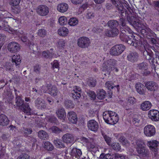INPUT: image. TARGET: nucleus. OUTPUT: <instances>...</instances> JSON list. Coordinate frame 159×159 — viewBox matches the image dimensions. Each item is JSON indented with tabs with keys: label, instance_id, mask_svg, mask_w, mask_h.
<instances>
[{
	"label": "nucleus",
	"instance_id": "1",
	"mask_svg": "<svg viewBox=\"0 0 159 159\" xmlns=\"http://www.w3.org/2000/svg\"><path fill=\"white\" fill-rule=\"evenodd\" d=\"M117 7L119 10H120L121 13V17L120 19V22L121 25L122 27L125 26V19L127 20L130 24L131 25L135 27H138L140 29H142L143 27V25L141 23L140 19H141L139 17H135L131 16V13L130 12L126 11L125 10H123L122 7L121 9L118 7V5L116 6Z\"/></svg>",
	"mask_w": 159,
	"mask_h": 159
},
{
	"label": "nucleus",
	"instance_id": "2",
	"mask_svg": "<svg viewBox=\"0 0 159 159\" xmlns=\"http://www.w3.org/2000/svg\"><path fill=\"white\" fill-rule=\"evenodd\" d=\"M125 48V47L122 44L116 45L111 48L110 51V53L112 56H118L124 52Z\"/></svg>",
	"mask_w": 159,
	"mask_h": 159
},
{
	"label": "nucleus",
	"instance_id": "3",
	"mask_svg": "<svg viewBox=\"0 0 159 159\" xmlns=\"http://www.w3.org/2000/svg\"><path fill=\"white\" fill-rule=\"evenodd\" d=\"M90 43L89 39L85 36L80 37L77 41L78 46L83 48H88L90 45Z\"/></svg>",
	"mask_w": 159,
	"mask_h": 159
},
{
	"label": "nucleus",
	"instance_id": "4",
	"mask_svg": "<svg viewBox=\"0 0 159 159\" xmlns=\"http://www.w3.org/2000/svg\"><path fill=\"white\" fill-rule=\"evenodd\" d=\"M144 133L148 137H151L155 135L156 129L154 126L151 125H148L144 127Z\"/></svg>",
	"mask_w": 159,
	"mask_h": 159
},
{
	"label": "nucleus",
	"instance_id": "5",
	"mask_svg": "<svg viewBox=\"0 0 159 159\" xmlns=\"http://www.w3.org/2000/svg\"><path fill=\"white\" fill-rule=\"evenodd\" d=\"M36 10L38 14L41 16H47L49 12V8L44 5H41L38 6Z\"/></svg>",
	"mask_w": 159,
	"mask_h": 159
},
{
	"label": "nucleus",
	"instance_id": "6",
	"mask_svg": "<svg viewBox=\"0 0 159 159\" xmlns=\"http://www.w3.org/2000/svg\"><path fill=\"white\" fill-rule=\"evenodd\" d=\"M8 51L11 53H15L18 52L20 49V45L14 42L10 43L7 46Z\"/></svg>",
	"mask_w": 159,
	"mask_h": 159
},
{
	"label": "nucleus",
	"instance_id": "7",
	"mask_svg": "<svg viewBox=\"0 0 159 159\" xmlns=\"http://www.w3.org/2000/svg\"><path fill=\"white\" fill-rule=\"evenodd\" d=\"M145 87L150 92H154L158 89L157 84L155 82L151 81H148L145 83Z\"/></svg>",
	"mask_w": 159,
	"mask_h": 159
},
{
	"label": "nucleus",
	"instance_id": "8",
	"mask_svg": "<svg viewBox=\"0 0 159 159\" xmlns=\"http://www.w3.org/2000/svg\"><path fill=\"white\" fill-rule=\"evenodd\" d=\"M148 116L152 121L159 120V111L156 110H151L148 111Z\"/></svg>",
	"mask_w": 159,
	"mask_h": 159
},
{
	"label": "nucleus",
	"instance_id": "9",
	"mask_svg": "<svg viewBox=\"0 0 159 159\" xmlns=\"http://www.w3.org/2000/svg\"><path fill=\"white\" fill-rule=\"evenodd\" d=\"M46 88L47 87L46 86H42V89L43 90L44 93H48L53 96H55L57 95L58 90L57 88L55 86H53L51 88H48V92L46 89Z\"/></svg>",
	"mask_w": 159,
	"mask_h": 159
},
{
	"label": "nucleus",
	"instance_id": "10",
	"mask_svg": "<svg viewBox=\"0 0 159 159\" xmlns=\"http://www.w3.org/2000/svg\"><path fill=\"white\" fill-rule=\"evenodd\" d=\"M87 126L89 129L93 131H97L98 129V123L94 120H91L88 121Z\"/></svg>",
	"mask_w": 159,
	"mask_h": 159
},
{
	"label": "nucleus",
	"instance_id": "11",
	"mask_svg": "<svg viewBox=\"0 0 159 159\" xmlns=\"http://www.w3.org/2000/svg\"><path fill=\"white\" fill-rule=\"evenodd\" d=\"M35 106L38 109H45L46 105L45 101L42 98H38L34 101Z\"/></svg>",
	"mask_w": 159,
	"mask_h": 159
},
{
	"label": "nucleus",
	"instance_id": "12",
	"mask_svg": "<svg viewBox=\"0 0 159 159\" xmlns=\"http://www.w3.org/2000/svg\"><path fill=\"white\" fill-rule=\"evenodd\" d=\"M63 142L66 144L73 143L74 142V139L73 135L70 133L64 134L62 137Z\"/></svg>",
	"mask_w": 159,
	"mask_h": 159
},
{
	"label": "nucleus",
	"instance_id": "13",
	"mask_svg": "<svg viewBox=\"0 0 159 159\" xmlns=\"http://www.w3.org/2000/svg\"><path fill=\"white\" fill-rule=\"evenodd\" d=\"M111 29V30H107L105 31V35L108 37H114L118 34L119 30L117 28Z\"/></svg>",
	"mask_w": 159,
	"mask_h": 159
},
{
	"label": "nucleus",
	"instance_id": "14",
	"mask_svg": "<svg viewBox=\"0 0 159 159\" xmlns=\"http://www.w3.org/2000/svg\"><path fill=\"white\" fill-rule=\"evenodd\" d=\"M139 55L136 52H130L127 56V59L129 61L134 63L136 62L138 59Z\"/></svg>",
	"mask_w": 159,
	"mask_h": 159
},
{
	"label": "nucleus",
	"instance_id": "15",
	"mask_svg": "<svg viewBox=\"0 0 159 159\" xmlns=\"http://www.w3.org/2000/svg\"><path fill=\"white\" fill-rule=\"evenodd\" d=\"M158 142L156 140L148 141L147 145L152 151L156 152L157 151Z\"/></svg>",
	"mask_w": 159,
	"mask_h": 159
},
{
	"label": "nucleus",
	"instance_id": "16",
	"mask_svg": "<svg viewBox=\"0 0 159 159\" xmlns=\"http://www.w3.org/2000/svg\"><path fill=\"white\" fill-rule=\"evenodd\" d=\"M67 117L69 121L72 123L75 124L77 121V115L73 111H70L68 113Z\"/></svg>",
	"mask_w": 159,
	"mask_h": 159
},
{
	"label": "nucleus",
	"instance_id": "17",
	"mask_svg": "<svg viewBox=\"0 0 159 159\" xmlns=\"http://www.w3.org/2000/svg\"><path fill=\"white\" fill-rule=\"evenodd\" d=\"M68 5L65 3L59 4L57 7V10L61 13H64L66 12L68 10Z\"/></svg>",
	"mask_w": 159,
	"mask_h": 159
},
{
	"label": "nucleus",
	"instance_id": "18",
	"mask_svg": "<svg viewBox=\"0 0 159 159\" xmlns=\"http://www.w3.org/2000/svg\"><path fill=\"white\" fill-rule=\"evenodd\" d=\"M57 116L60 119L64 120L66 116V114L63 108L58 109L56 111Z\"/></svg>",
	"mask_w": 159,
	"mask_h": 159
},
{
	"label": "nucleus",
	"instance_id": "19",
	"mask_svg": "<svg viewBox=\"0 0 159 159\" xmlns=\"http://www.w3.org/2000/svg\"><path fill=\"white\" fill-rule=\"evenodd\" d=\"M132 46L137 48L140 51H143V50L145 49L144 45L141 42H140L139 40H134L133 44H132Z\"/></svg>",
	"mask_w": 159,
	"mask_h": 159
},
{
	"label": "nucleus",
	"instance_id": "20",
	"mask_svg": "<svg viewBox=\"0 0 159 159\" xmlns=\"http://www.w3.org/2000/svg\"><path fill=\"white\" fill-rule=\"evenodd\" d=\"M9 123L7 116L4 114L0 115V125L3 126L7 125Z\"/></svg>",
	"mask_w": 159,
	"mask_h": 159
},
{
	"label": "nucleus",
	"instance_id": "21",
	"mask_svg": "<svg viewBox=\"0 0 159 159\" xmlns=\"http://www.w3.org/2000/svg\"><path fill=\"white\" fill-rule=\"evenodd\" d=\"M111 111H106L103 112V117L105 122L107 124H110V121L111 120V113H110Z\"/></svg>",
	"mask_w": 159,
	"mask_h": 159
},
{
	"label": "nucleus",
	"instance_id": "22",
	"mask_svg": "<svg viewBox=\"0 0 159 159\" xmlns=\"http://www.w3.org/2000/svg\"><path fill=\"white\" fill-rule=\"evenodd\" d=\"M152 106L151 103L148 101H145L143 102L141 105V109L143 111L149 110Z\"/></svg>",
	"mask_w": 159,
	"mask_h": 159
},
{
	"label": "nucleus",
	"instance_id": "23",
	"mask_svg": "<svg viewBox=\"0 0 159 159\" xmlns=\"http://www.w3.org/2000/svg\"><path fill=\"white\" fill-rule=\"evenodd\" d=\"M38 137L40 139L46 140L48 138V135L47 133L43 130H39L38 134Z\"/></svg>",
	"mask_w": 159,
	"mask_h": 159
},
{
	"label": "nucleus",
	"instance_id": "24",
	"mask_svg": "<svg viewBox=\"0 0 159 159\" xmlns=\"http://www.w3.org/2000/svg\"><path fill=\"white\" fill-rule=\"evenodd\" d=\"M9 17H4L2 18L0 20V25H3L4 26L3 30H7L9 27L8 22L9 20Z\"/></svg>",
	"mask_w": 159,
	"mask_h": 159
},
{
	"label": "nucleus",
	"instance_id": "25",
	"mask_svg": "<svg viewBox=\"0 0 159 159\" xmlns=\"http://www.w3.org/2000/svg\"><path fill=\"white\" fill-rule=\"evenodd\" d=\"M137 152L140 156L144 157L148 154V151L145 149V148L142 147L140 148H137Z\"/></svg>",
	"mask_w": 159,
	"mask_h": 159
},
{
	"label": "nucleus",
	"instance_id": "26",
	"mask_svg": "<svg viewBox=\"0 0 159 159\" xmlns=\"http://www.w3.org/2000/svg\"><path fill=\"white\" fill-rule=\"evenodd\" d=\"M110 113H111V120L110 121V125H114L116 124L119 120V118L117 114H116L115 112L113 111H110Z\"/></svg>",
	"mask_w": 159,
	"mask_h": 159
},
{
	"label": "nucleus",
	"instance_id": "27",
	"mask_svg": "<svg viewBox=\"0 0 159 159\" xmlns=\"http://www.w3.org/2000/svg\"><path fill=\"white\" fill-rule=\"evenodd\" d=\"M58 34L59 35L62 36H66L69 32L68 29L66 27H62L60 28L58 31Z\"/></svg>",
	"mask_w": 159,
	"mask_h": 159
},
{
	"label": "nucleus",
	"instance_id": "28",
	"mask_svg": "<svg viewBox=\"0 0 159 159\" xmlns=\"http://www.w3.org/2000/svg\"><path fill=\"white\" fill-rule=\"evenodd\" d=\"M107 25L110 28H117L119 25V22L115 20H111L108 21Z\"/></svg>",
	"mask_w": 159,
	"mask_h": 159
},
{
	"label": "nucleus",
	"instance_id": "29",
	"mask_svg": "<svg viewBox=\"0 0 159 159\" xmlns=\"http://www.w3.org/2000/svg\"><path fill=\"white\" fill-rule=\"evenodd\" d=\"M106 93L104 90L101 89H99L98 91L97 97L99 99H102L105 98Z\"/></svg>",
	"mask_w": 159,
	"mask_h": 159
},
{
	"label": "nucleus",
	"instance_id": "30",
	"mask_svg": "<svg viewBox=\"0 0 159 159\" xmlns=\"http://www.w3.org/2000/svg\"><path fill=\"white\" fill-rule=\"evenodd\" d=\"M24 102V100L22 99L20 95L16 97L15 103L17 107H20L23 106Z\"/></svg>",
	"mask_w": 159,
	"mask_h": 159
},
{
	"label": "nucleus",
	"instance_id": "31",
	"mask_svg": "<svg viewBox=\"0 0 159 159\" xmlns=\"http://www.w3.org/2000/svg\"><path fill=\"white\" fill-rule=\"evenodd\" d=\"M12 61L13 63L15 64L16 66L20 65L21 60L19 55H14L12 58Z\"/></svg>",
	"mask_w": 159,
	"mask_h": 159
},
{
	"label": "nucleus",
	"instance_id": "32",
	"mask_svg": "<svg viewBox=\"0 0 159 159\" xmlns=\"http://www.w3.org/2000/svg\"><path fill=\"white\" fill-rule=\"evenodd\" d=\"M54 53L52 52H50L49 50L44 51L42 52V56L46 58H52Z\"/></svg>",
	"mask_w": 159,
	"mask_h": 159
},
{
	"label": "nucleus",
	"instance_id": "33",
	"mask_svg": "<svg viewBox=\"0 0 159 159\" xmlns=\"http://www.w3.org/2000/svg\"><path fill=\"white\" fill-rule=\"evenodd\" d=\"M78 20L75 17L71 18L69 20L68 23L69 25L71 26H75L78 24Z\"/></svg>",
	"mask_w": 159,
	"mask_h": 159
},
{
	"label": "nucleus",
	"instance_id": "34",
	"mask_svg": "<svg viewBox=\"0 0 159 159\" xmlns=\"http://www.w3.org/2000/svg\"><path fill=\"white\" fill-rule=\"evenodd\" d=\"M116 61L113 59H110L108 60L106 70H110L112 68L111 66H114L116 64Z\"/></svg>",
	"mask_w": 159,
	"mask_h": 159
},
{
	"label": "nucleus",
	"instance_id": "35",
	"mask_svg": "<svg viewBox=\"0 0 159 159\" xmlns=\"http://www.w3.org/2000/svg\"><path fill=\"white\" fill-rule=\"evenodd\" d=\"M148 65L145 62H143L138 64L137 68L138 69L142 70H147L148 69Z\"/></svg>",
	"mask_w": 159,
	"mask_h": 159
},
{
	"label": "nucleus",
	"instance_id": "36",
	"mask_svg": "<svg viewBox=\"0 0 159 159\" xmlns=\"http://www.w3.org/2000/svg\"><path fill=\"white\" fill-rule=\"evenodd\" d=\"M13 65L11 63L7 62L5 63L4 65V67L7 71H12L14 70H13Z\"/></svg>",
	"mask_w": 159,
	"mask_h": 159
},
{
	"label": "nucleus",
	"instance_id": "37",
	"mask_svg": "<svg viewBox=\"0 0 159 159\" xmlns=\"http://www.w3.org/2000/svg\"><path fill=\"white\" fill-rule=\"evenodd\" d=\"M54 144L58 148H64L65 147L64 144L61 140L57 139L54 141Z\"/></svg>",
	"mask_w": 159,
	"mask_h": 159
},
{
	"label": "nucleus",
	"instance_id": "38",
	"mask_svg": "<svg viewBox=\"0 0 159 159\" xmlns=\"http://www.w3.org/2000/svg\"><path fill=\"white\" fill-rule=\"evenodd\" d=\"M105 85L106 87L109 89L111 90L113 89V88L115 87H116L117 88V90L119 91L118 88L119 87V85L116 86H115L113 83L112 82L110 81H108L106 83Z\"/></svg>",
	"mask_w": 159,
	"mask_h": 159
},
{
	"label": "nucleus",
	"instance_id": "39",
	"mask_svg": "<svg viewBox=\"0 0 159 159\" xmlns=\"http://www.w3.org/2000/svg\"><path fill=\"white\" fill-rule=\"evenodd\" d=\"M44 148L47 150L52 151L53 149V145L49 142L46 141L43 145Z\"/></svg>",
	"mask_w": 159,
	"mask_h": 159
},
{
	"label": "nucleus",
	"instance_id": "40",
	"mask_svg": "<svg viewBox=\"0 0 159 159\" xmlns=\"http://www.w3.org/2000/svg\"><path fill=\"white\" fill-rule=\"evenodd\" d=\"M21 107L25 113L28 114L30 113L31 110L28 103L23 104V106H21Z\"/></svg>",
	"mask_w": 159,
	"mask_h": 159
},
{
	"label": "nucleus",
	"instance_id": "41",
	"mask_svg": "<svg viewBox=\"0 0 159 159\" xmlns=\"http://www.w3.org/2000/svg\"><path fill=\"white\" fill-rule=\"evenodd\" d=\"M76 153L79 157L81 156L82 154V152L80 149L73 148L71 151V155L72 156H76Z\"/></svg>",
	"mask_w": 159,
	"mask_h": 159
},
{
	"label": "nucleus",
	"instance_id": "42",
	"mask_svg": "<svg viewBox=\"0 0 159 159\" xmlns=\"http://www.w3.org/2000/svg\"><path fill=\"white\" fill-rule=\"evenodd\" d=\"M120 37L121 40L124 42L126 41L128 39H129V36H128V34H126L125 33H123V32H121Z\"/></svg>",
	"mask_w": 159,
	"mask_h": 159
},
{
	"label": "nucleus",
	"instance_id": "43",
	"mask_svg": "<svg viewBox=\"0 0 159 159\" xmlns=\"http://www.w3.org/2000/svg\"><path fill=\"white\" fill-rule=\"evenodd\" d=\"M64 104L67 108H72L74 107V105L71 100H66L64 102Z\"/></svg>",
	"mask_w": 159,
	"mask_h": 159
},
{
	"label": "nucleus",
	"instance_id": "44",
	"mask_svg": "<svg viewBox=\"0 0 159 159\" xmlns=\"http://www.w3.org/2000/svg\"><path fill=\"white\" fill-rule=\"evenodd\" d=\"M121 32H123L126 34H132V31L128 27L125 26L121 28Z\"/></svg>",
	"mask_w": 159,
	"mask_h": 159
},
{
	"label": "nucleus",
	"instance_id": "45",
	"mask_svg": "<svg viewBox=\"0 0 159 159\" xmlns=\"http://www.w3.org/2000/svg\"><path fill=\"white\" fill-rule=\"evenodd\" d=\"M52 133L58 134L62 131V129L56 126H53L51 128Z\"/></svg>",
	"mask_w": 159,
	"mask_h": 159
},
{
	"label": "nucleus",
	"instance_id": "46",
	"mask_svg": "<svg viewBox=\"0 0 159 159\" xmlns=\"http://www.w3.org/2000/svg\"><path fill=\"white\" fill-rule=\"evenodd\" d=\"M23 134L25 136L28 137V135L30 134L32 132V130L31 129H27L24 128L22 130Z\"/></svg>",
	"mask_w": 159,
	"mask_h": 159
},
{
	"label": "nucleus",
	"instance_id": "47",
	"mask_svg": "<svg viewBox=\"0 0 159 159\" xmlns=\"http://www.w3.org/2000/svg\"><path fill=\"white\" fill-rule=\"evenodd\" d=\"M102 134L105 140L106 141V143L109 145L111 141V138L107 136L104 133L102 132Z\"/></svg>",
	"mask_w": 159,
	"mask_h": 159
},
{
	"label": "nucleus",
	"instance_id": "48",
	"mask_svg": "<svg viewBox=\"0 0 159 159\" xmlns=\"http://www.w3.org/2000/svg\"><path fill=\"white\" fill-rule=\"evenodd\" d=\"M20 0H10V4L12 7H17L18 6Z\"/></svg>",
	"mask_w": 159,
	"mask_h": 159
},
{
	"label": "nucleus",
	"instance_id": "49",
	"mask_svg": "<svg viewBox=\"0 0 159 159\" xmlns=\"http://www.w3.org/2000/svg\"><path fill=\"white\" fill-rule=\"evenodd\" d=\"M59 22L61 25L65 24L67 22V19L66 17L64 16L60 17L59 19Z\"/></svg>",
	"mask_w": 159,
	"mask_h": 159
},
{
	"label": "nucleus",
	"instance_id": "50",
	"mask_svg": "<svg viewBox=\"0 0 159 159\" xmlns=\"http://www.w3.org/2000/svg\"><path fill=\"white\" fill-rule=\"evenodd\" d=\"M38 34L41 37H44L46 34V32L44 29H41L39 30Z\"/></svg>",
	"mask_w": 159,
	"mask_h": 159
},
{
	"label": "nucleus",
	"instance_id": "51",
	"mask_svg": "<svg viewBox=\"0 0 159 159\" xmlns=\"http://www.w3.org/2000/svg\"><path fill=\"white\" fill-rule=\"evenodd\" d=\"M88 85L91 87H94L96 84V80L95 79H89L88 81Z\"/></svg>",
	"mask_w": 159,
	"mask_h": 159
},
{
	"label": "nucleus",
	"instance_id": "52",
	"mask_svg": "<svg viewBox=\"0 0 159 159\" xmlns=\"http://www.w3.org/2000/svg\"><path fill=\"white\" fill-rule=\"evenodd\" d=\"M87 94L90 98L91 100H94L95 99L96 95L94 92L90 90L88 91L87 92Z\"/></svg>",
	"mask_w": 159,
	"mask_h": 159
},
{
	"label": "nucleus",
	"instance_id": "53",
	"mask_svg": "<svg viewBox=\"0 0 159 159\" xmlns=\"http://www.w3.org/2000/svg\"><path fill=\"white\" fill-rule=\"evenodd\" d=\"M95 16L94 13L92 11H88L85 15V16L87 19H92Z\"/></svg>",
	"mask_w": 159,
	"mask_h": 159
},
{
	"label": "nucleus",
	"instance_id": "54",
	"mask_svg": "<svg viewBox=\"0 0 159 159\" xmlns=\"http://www.w3.org/2000/svg\"><path fill=\"white\" fill-rule=\"evenodd\" d=\"M41 67L39 65H36L34 66L33 71L36 74L38 75L40 74Z\"/></svg>",
	"mask_w": 159,
	"mask_h": 159
},
{
	"label": "nucleus",
	"instance_id": "55",
	"mask_svg": "<svg viewBox=\"0 0 159 159\" xmlns=\"http://www.w3.org/2000/svg\"><path fill=\"white\" fill-rule=\"evenodd\" d=\"M112 147L116 151H119L121 149L120 146L118 143H114L112 144Z\"/></svg>",
	"mask_w": 159,
	"mask_h": 159
},
{
	"label": "nucleus",
	"instance_id": "56",
	"mask_svg": "<svg viewBox=\"0 0 159 159\" xmlns=\"http://www.w3.org/2000/svg\"><path fill=\"white\" fill-rule=\"evenodd\" d=\"M87 147L90 151H92L93 149L95 148H96V145L95 143L93 142H89L87 144Z\"/></svg>",
	"mask_w": 159,
	"mask_h": 159
},
{
	"label": "nucleus",
	"instance_id": "57",
	"mask_svg": "<svg viewBox=\"0 0 159 159\" xmlns=\"http://www.w3.org/2000/svg\"><path fill=\"white\" fill-rule=\"evenodd\" d=\"M66 42L63 39H60L58 42V45L59 47L63 48L65 46Z\"/></svg>",
	"mask_w": 159,
	"mask_h": 159
},
{
	"label": "nucleus",
	"instance_id": "58",
	"mask_svg": "<svg viewBox=\"0 0 159 159\" xmlns=\"http://www.w3.org/2000/svg\"><path fill=\"white\" fill-rule=\"evenodd\" d=\"M147 30V33L146 34V35L149 38H152V37H153L154 35L153 32L149 28H148Z\"/></svg>",
	"mask_w": 159,
	"mask_h": 159
},
{
	"label": "nucleus",
	"instance_id": "59",
	"mask_svg": "<svg viewBox=\"0 0 159 159\" xmlns=\"http://www.w3.org/2000/svg\"><path fill=\"white\" fill-rule=\"evenodd\" d=\"M136 145L138 147V148H142L144 147L145 144L144 142L142 140H138L136 142Z\"/></svg>",
	"mask_w": 159,
	"mask_h": 159
},
{
	"label": "nucleus",
	"instance_id": "60",
	"mask_svg": "<svg viewBox=\"0 0 159 159\" xmlns=\"http://www.w3.org/2000/svg\"><path fill=\"white\" fill-rule=\"evenodd\" d=\"M119 140L120 141V142L124 145H126L128 143V141L124 137H120V138Z\"/></svg>",
	"mask_w": 159,
	"mask_h": 159
},
{
	"label": "nucleus",
	"instance_id": "61",
	"mask_svg": "<svg viewBox=\"0 0 159 159\" xmlns=\"http://www.w3.org/2000/svg\"><path fill=\"white\" fill-rule=\"evenodd\" d=\"M5 35L0 34V45H3L6 39Z\"/></svg>",
	"mask_w": 159,
	"mask_h": 159
},
{
	"label": "nucleus",
	"instance_id": "62",
	"mask_svg": "<svg viewBox=\"0 0 159 159\" xmlns=\"http://www.w3.org/2000/svg\"><path fill=\"white\" fill-rule=\"evenodd\" d=\"M72 97L75 100L79 99L81 96L80 93H78V94L72 93Z\"/></svg>",
	"mask_w": 159,
	"mask_h": 159
},
{
	"label": "nucleus",
	"instance_id": "63",
	"mask_svg": "<svg viewBox=\"0 0 159 159\" xmlns=\"http://www.w3.org/2000/svg\"><path fill=\"white\" fill-rule=\"evenodd\" d=\"M116 159H125V156L123 155L116 153L115 155Z\"/></svg>",
	"mask_w": 159,
	"mask_h": 159
},
{
	"label": "nucleus",
	"instance_id": "64",
	"mask_svg": "<svg viewBox=\"0 0 159 159\" xmlns=\"http://www.w3.org/2000/svg\"><path fill=\"white\" fill-rule=\"evenodd\" d=\"M128 103L131 105H133L136 102V99L134 97H130L128 100Z\"/></svg>",
	"mask_w": 159,
	"mask_h": 159
}]
</instances>
